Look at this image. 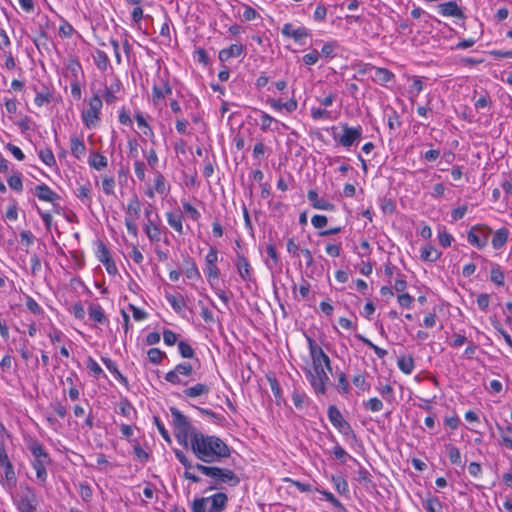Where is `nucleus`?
<instances>
[{
	"label": "nucleus",
	"instance_id": "1",
	"mask_svg": "<svg viewBox=\"0 0 512 512\" xmlns=\"http://www.w3.org/2000/svg\"><path fill=\"white\" fill-rule=\"evenodd\" d=\"M189 446L195 457L204 463L220 462L231 455L229 446L218 436L191 431Z\"/></svg>",
	"mask_w": 512,
	"mask_h": 512
},
{
	"label": "nucleus",
	"instance_id": "2",
	"mask_svg": "<svg viewBox=\"0 0 512 512\" xmlns=\"http://www.w3.org/2000/svg\"><path fill=\"white\" fill-rule=\"evenodd\" d=\"M312 367L305 369V375L316 394L324 395L330 382L328 372H332L331 361L323 349L312 339H308Z\"/></svg>",
	"mask_w": 512,
	"mask_h": 512
},
{
	"label": "nucleus",
	"instance_id": "3",
	"mask_svg": "<svg viewBox=\"0 0 512 512\" xmlns=\"http://www.w3.org/2000/svg\"><path fill=\"white\" fill-rule=\"evenodd\" d=\"M28 448L33 456L31 464L36 472V478L41 484H44L48 475L47 467L51 465L52 460L40 442L32 441Z\"/></svg>",
	"mask_w": 512,
	"mask_h": 512
},
{
	"label": "nucleus",
	"instance_id": "4",
	"mask_svg": "<svg viewBox=\"0 0 512 512\" xmlns=\"http://www.w3.org/2000/svg\"><path fill=\"white\" fill-rule=\"evenodd\" d=\"M194 468L201 472L203 475L214 480L215 484L226 483L230 486H236L240 483L239 477L232 470L227 468L206 466L201 463H197Z\"/></svg>",
	"mask_w": 512,
	"mask_h": 512
},
{
	"label": "nucleus",
	"instance_id": "5",
	"mask_svg": "<svg viewBox=\"0 0 512 512\" xmlns=\"http://www.w3.org/2000/svg\"><path fill=\"white\" fill-rule=\"evenodd\" d=\"M328 419L332 425L346 438L347 441L356 442L357 436L352 429L351 425L344 419L340 410L331 405L328 407Z\"/></svg>",
	"mask_w": 512,
	"mask_h": 512
},
{
	"label": "nucleus",
	"instance_id": "6",
	"mask_svg": "<svg viewBox=\"0 0 512 512\" xmlns=\"http://www.w3.org/2000/svg\"><path fill=\"white\" fill-rule=\"evenodd\" d=\"M141 213V202L137 196H133L126 207L125 211V225L133 237L138 236V227L136 221L139 219Z\"/></svg>",
	"mask_w": 512,
	"mask_h": 512
},
{
	"label": "nucleus",
	"instance_id": "7",
	"mask_svg": "<svg viewBox=\"0 0 512 512\" xmlns=\"http://www.w3.org/2000/svg\"><path fill=\"white\" fill-rule=\"evenodd\" d=\"M102 100L99 95L90 98L88 108L82 112V120L89 129L95 128L100 121V113L102 109Z\"/></svg>",
	"mask_w": 512,
	"mask_h": 512
},
{
	"label": "nucleus",
	"instance_id": "8",
	"mask_svg": "<svg viewBox=\"0 0 512 512\" xmlns=\"http://www.w3.org/2000/svg\"><path fill=\"white\" fill-rule=\"evenodd\" d=\"M172 424L175 428V435L180 443L189 439L191 425L188 418L182 414L177 408H170Z\"/></svg>",
	"mask_w": 512,
	"mask_h": 512
},
{
	"label": "nucleus",
	"instance_id": "9",
	"mask_svg": "<svg viewBox=\"0 0 512 512\" xmlns=\"http://www.w3.org/2000/svg\"><path fill=\"white\" fill-rule=\"evenodd\" d=\"M218 263V251L215 247L211 246L208 253L205 256V267L203 269L207 281L211 285L218 281L220 277V269L217 266Z\"/></svg>",
	"mask_w": 512,
	"mask_h": 512
},
{
	"label": "nucleus",
	"instance_id": "10",
	"mask_svg": "<svg viewBox=\"0 0 512 512\" xmlns=\"http://www.w3.org/2000/svg\"><path fill=\"white\" fill-rule=\"evenodd\" d=\"M492 230L487 225L477 224L470 228L467 233V241L472 246L482 249L487 243Z\"/></svg>",
	"mask_w": 512,
	"mask_h": 512
},
{
	"label": "nucleus",
	"instance_id": "11",
	"mask_svg": "<svg viewBox=\"0 0 512 512\" xmlns=\"http://www.w3.org/2000/svg\"><path fill=\"white\" fill-rule=\"evenodd\" d=\"M342 135L334 137V139L343 147L349 148L352 145L358 143L362 139V127L360 125L352 127L348 124H342Z\"/></svg>",
	"mask_w": 512,
	"mask_h": 512
},
{
	"label": "nucleus",
	"instance_id": "12",
	"mask_svg": "<svg viewBox=\"0 0 512 512\" xmlns=\"http://www.w3.org/2000/svg\"><path fill=\"white\" fill-rule=\"evenodd\" d=\"M37 497L33 489L24 487L16 499V506L20 512H35Z\"/></svg>",
	"mask_w": 512,
	"mask_h": 512
},
{
	"label": "nucleus",
	"instance_id": "13",
	"mask_svg": "<svg viewBox=\"0 0 512 512\" xmlns=\"http://www.w3.org/2000/svg\"><path fill=\"white\" fill-rule=\"evenodd\" d=\"M192 372L193 368L190 363H180L165 374V380L173 385H186L187 382L183 381L180 376H190Z\"/></svg>",
	"mask_w": 512,
	"mask_h": 512
},
{
	"label": "nucleus",
	"instance_id": "14",
	"mask_svg": "<svg viewBox=\"0 0 512 512\" xmlns=\"http://www.w3.org/2000/svg\"><path fill=\"white\" fill-rule=\"evenodd\" d=\"M234 265L237 269V272H238L240 278L243 281H245V282L252 281L253 269H252V266L250 265L248 259L244 255L238 253L234 260Z\"/></svg>",
	"mask_w": 512,
	"mask_h": 512
},
{
	"label": "nucleus",
	"instance_id": "15",
	"mask_svg": "<svg viewBox=\"0 0 512 512\" xmlns=\"http://www.w3.org/2000/svg\"><path fill=\"white\" fill-rule=\"evenodd\" d=\"M34 194L39 200L49 203H56L60 200V196L44 183L35 187Z\"/></svg>",
	"mask_w": 512,
	"mask_h": 512
},
{
	"label": "nucleus",
	"instance_id": "16",
	"mask_svg": "<svg viewBox=\"0 0 512 512\" xmlns=\"http://www.w3.org/2000/svg\"><path fill=\"white\" fill-rule=\"evenodd\" d=\"M307 198L311 206L315 209L334 211L335 205L324 198H319L318 193L315 190H309Z\"/></svg>",
	"mask_w": 512,
	"mask_h": 512
},
{
	"label": "nucleus",
	"instance_id": "17",
	"mask_svg": "<svg viewBox=\"0 0 512 512\" xmlns=\"http://www.w3.org/2000/svg\"><path fill=\"white\" fill-rule=\"evenodd\" d=\"M438 10L439 13L445 17L464 18L462 10L453 1L439 4Z\"/></svg>",
	"mask_w": 512,
	"mask_h": 512
},
{
	"label": "nucleus",
	"instance_id": "18",
	"mask_svg": "<svg viewBox=\"0 0 512 512\" xmlns=\"http://www.w3.org/2000/svg\"><path fill=\"white\" fill-rule=\"evenodd\" d=\"M244 52V46L242 44L236 43L230 45L228 48H224L219 51L218 58L221 62H226L230 58H237L241 56Z\"/></svg>",
	"mask_w": 512,
	"mask_h": 512
},
{
	"label": "nucleus",
	"instance_id": "19",
	"mask_svg": "<svg viewBox=\"0 0 512 512\" xmlns=\"http://www.w3.org/2000/svg\"><path fill=\"white\" fill-rule=\"evenodd\" d=\"M210 386L205 383H197L183 390V394L187 398H198L207 396L210 393Z\"/></svg>",
	"mask_w": 512,
	"mask_h": 512
},
{
	"label": "nucleus",
	"instance_id": "20",
	"mask_svg": "<svg viewBox=\"0 0 512 512\" xmlns=\"http://www.w3.org/2000/svg\"><path fill=\"white\" fill-rule=\"evenodd\" d=\"M282 34L286 37H291L295 41H300L302 38L308 36V30L305 27L294 28L291 23L284 24Z\"/></svg>",
	"mask_w": 512,
	"mask_h": 512
},
{
	"label": "nucleus",
	"instance_id": "21",
	"mask_svg": "<svg viewBox=\"0 0 512 512\" xmlns=\"http://www.w3.org/2000/svg\"><path fill=\"white\" fill-rule=\"evenodd\" d=\"M0 467L3 468L4 474L3 476V484L7 485L8 487H13L16 485L17 478L16 474L13 468V465L9 460H7L5 463L0 464Z\"/></svg>",
	"mask_w": 512,
	"mask_h": 512
},
{
	"label": "nucleus",
	"instance_id": "22",
	"mask_svg": "<svg viewBox=\"0 0 512 512\" xmlns=\"http://www.w3.org/2000/svg\"><path fill=\"white\" fill-rule=\"evenodd\" d=\"M207 501L211 503L209 512H220L226 507L228 497L225 493L220 492L207 498Z\"/></svg>",
	"mask_w": 512,
	"mask_h": 512
},
{
	"label": "nucleus",
	"instance_id": "23",
	"mask_svg": "<svg viewBox=\"0 0 512 512\" xmlns=\"http://www.w3.org/2000/svg\"><path fill=\"white\" fill-rule=\"evenodd\" d=\"M172 93V88L167 81H163L162 87L158 85H154L152 88V100L155 105H157L161 100L165 98L166 95H170Z\"/></svg>",
	"mask_w": 512,
	"mask_h": 512
},
{
	"label": "nucleus",
	"instance_id": "24",
	"mask_svg": "<svg viewBox=\"0 0 512 512\" xmlns=\"http://www.w3.org/2000/svg\"><path fill=\"white\" fill-rule=\"evenodd\" d=\"M372 80L380 85H385L394 78V74L386 68H373Z\"/></svg>",
	"mask_w": 512,
	"mask_h": 512
},
{
	"label": "nucleus",
	"instance_id": "25",
	"mask_svg": "<svg viewBox=\"0 0 512 512\" xmlns=\"http://www.w3.org/2000/svg\"><path fill=\"white\" fill-rule=\"evenodd\" d=\"M509 230L505 227L496 230L492 237V246L494 249H501L507 243Z\"/></svg>",
	"mask_w": 512,
	"mask_h": 512
},
{
	"label": "nucleus",
	"instance_id": "26",
	"mask_svg": "<svg viewBox=\"0 0 512 512\" xmlns=\"http://www.w3.org/2000/svg\"><path fill=\"white\" fill-rule=\"evenodd\" d=\"M70 150L75 158L80 159L86 152V146L82 139L74 136L70 139Z\"/></svg>",
	"mask_w": 512,
	"mask_h": 512
},
{
	"label": "nucleus",
	"instance_id": "27",
	"mask_svg": "<svg viewBox=\"0 0 512 512\" xmlns=\"http://www.w3.org/2000/svg\"><path fill=\"white\" fill-rule=\"evenodd\" d=\"M259 114H260V120H261L260 127H261L262 131L265 132L268 130H272L273 124H275V125L280 124L282 127L287 128V126L284 123H280L278 120H276L274 117H272L268 113H266L264 111H259Z\"/></svg>",
	"mask_w": 512,
	"mask_h": 512
},
{
	"label": "nucleus",
	"instance_id": "28",
	"mask_svg": "<svg viewBox=\"0 0 512 512\" xmlns=\"http://www.w3.org/2000/svg\"><path fill=\"white\" fill-rule=\"evenodd\" d=\"M88 314L89 318L96 323H104L107 321L103 308L99 304H91L88 308Z\"/></svg>",
	"mask_w": 512,
	"mask_h": 512
},
{
	"label": "nucleus",
	"instance_id": "29",
	"mask_svg": "<svg viewBox=\"0 0 512 512\" xmlns=\"http://www.w3.org/2000/svg\"><path fill=\"white\" fill-rule=\"evenodd\" d=\"M135 120L142 133L145 136L149 137L151 140H153L155 138L154 131L151 128V126L147 123L146 119L144 118L141 112L135 114Z\"/></svg>",
	"mask_w": 512,
	"mask_h": 512
},
{
	"label": "nucleus",
	"instance_id": "30",
	"mask_svg": "<svg viewBox=\"0 0 512 512\" xmlns=\"http://www.w3.org/2000/svg\"><path fill=\"white\" fill-rule=\"evenodd\" d=\"M420 256L424 261L435 262L440 258L441 252L432 245H426L422 247Z\"/></svg>",
	"mask_w": 512,
	"mask_h": 512
},
{
	"label": "nucleus",
	"instance_id": "31",
	"mask_svg": "<svg viewBox=\"0 0 512 512\" xmlns=\"http://www.w3.org/2000/svg\"><path fill=\"white\" fill-rule=\"evenodd\" d=\"M166 218H167L168 224L177 233L182 235L183 234V223H182L183 217H182V215L181 214H176V213H173V212H167L166 213Z\"/></svg>",
	"mask_w": 512,
	"mask_h": 512
},
{
	"label": "nucleus",
	"instance_id": "32",
	"mask_svg": "<svg viewBox=\"0 0 512 512\" xmlns=\"http://www.w3.org/2000/svg\"><path fill=\"white\" fill-rule=\"evenodd\" d=\"M88 162L92 168L98 171L104 169L108 164L107 158L104 155L97 152H94L90 155Z\"/></svg>",
	"mask_w": 512,
	"mask_h": 512
},
{
	"label": "nucleus",
	"instance_id": "33",
	"mask_svg": "<svg viewBox=\"0 0 512 512\" xmlns=\"http://www.w3.org/2000/svg\"><path fill=\"white\" fill-rule=\"evenodd\" d=\"M75 195L81 200L86 206L91 204V186L90 184L81 185L75 191Z\"/></svg>",
	"mask_w": 512,
	"mask_h": 512
},
{
	"label": "nucleus",
	"instance_id": "34",
	"mask_svg": "<svg viewBox=\"0 0 512 512\" xmlns=\"http://www.w3.org/2000/svg\"><path fill=\"white\" fill-rule=\"evenodd\" d=\"M497 428L500 433L501 444L512 451V438L510 436L512 433V424L506 427L498 426Z\"/></svg>",
	"mask_w": 512,
	"mask_h": 512
},
{
	"label": "nucleus",
	"instance_id": "35",
	"mask_svg": "<svg viewBox=\"0 0 512 512\" xmlns=\"http://www.w3.org/2000/svg\"><path fill=\"white\" fill-rule=\"evenodd\" d=\"M94 63L97 68L101 71H106L110 65L109 58L107 54L102 50H97L95 55L93 56Z\"/></svg>",
	"mask_w": 512,
	"mask_h": 512
},
{
	"label": "nucleus",
	"instance_id": "36",
	"mask_svg": "<svg viewBox=\"0 0 512 512\" xmlns=\"http://www.w3.org/2000/svg\"><path fill=\"white\" fill-rule=\"evenodd\" d=\"M422 505L427 512H442V503L436 497H428L423 500Z\"/></svg>",
	"mask_w": 512,
	"mask_h": 512
},
{
	"label": "nucleus",
	"instance_id": "37",
	"mask_svg": "<svg viewBox=\"0 0 512 512\" xmlns=\"http://www.w3.org/2000/svg\"><path fill=\"white\" fill-rule=\"evenodd\" d=\"M399 369L405 374H411L414 370V360L412 356H402L397 361Z\"/></svg>",
	"mask_w": 512,
	"mask_h": 512
},
{
	"label": "nucleus",
	"instance_id": "38",
	"mask_svg": "<svg viewBox=\"0 0 512 512\" xmlns=\"http://www.w3.org/2000/svg\"><path fill=\"white\" fill-rule=\"evenodd\" d=\"M445 448L450 462L454 465H460L462 463V456L460 450L452 444H446Z\"/></svg>",
	"mask_w": 512,
	"mask_h": 512
},
{
	"label": "nucleus",
	"instance_id": "39",
	"mask_svg": "<svg viewBox=\"0 0 512 512\" xmlns=\"http://www.w3.org/2000/svg\"><path fill=\"white\" fill-rule=\"evenodd\" d=\"M38 156L41 161L49 167L56 165L55 156L50 148H43L38 151Z\"/></svg>",
	"mask_w": 512,
	"mask_h": 512
},
{
	"label": "nucleus",
	"instance_id": "40",
	"mask_svg": "<svg viewBox=\"0 0 512 512\" xmlns=\"http://www.w3.org/2000/svg\"><path fill=\"white\" fill-rule=\"evenodd\" d=\"M490 278L493 283L498 286L504 285V273L498 264H492Z\"/></svg>",
	"mask_w": 512,
	"mask_h": 512
},
{
	"label": "nucleus",
	"instance_id": "41",
	"mask_svg": "<svg viewBox=\"0 0 512 512\" xmlns=\"http://www.w3.org/2000/svg\"><path fill=\"white\" fill-rule=\"evenodd\" d=\"M102 362L117 379H119L122 383H127L126 378L118 370V367L113 360H111L110 358H102Z\"/></svg>",
	"mask_w": 512,
	"mask_h": 512
},
{
	"label": "nucleus",
	"instance_id": "42",
	"mask_svg": "<svg viewBox=\"0 0 512 512\" xmlns=\"http://www.w3.org/2000/svg\"><path fill=\"white\" fill-rule=\"evenodd\" d=\"M186 262L189 264V266L184 270L186 277L188 279L199 280L201 278V274L196 263L189 257Z\"/></svg>",
	"mask_w": 512,
	"mask_h": 512
},
{
	"label": "nucleus",
	"instance_id": "43",
	"mask_svg": "<svg viewBox=\"0 0 512 512\" xmlns=\"http://www.w3.org/2000/svg\"><path fill=\"white\" fill-rule=\"evenodd\" d=\"M120 90V83L116 82L105 88L104 99L106 103L112 104L117 100L115 94Z\"/></svg>",
	"mask_w": 512,
	"mask_h": 512
},
{
	"label": "nucleus",
	"instance_id": "44",
	"mask_svg": "<svg viewBox=\"0 0 512 512\" xmlns=\"http://www.w3.org/2000/svg\"><path fill=\"white\" fill-rule=\"evenodd\" d=\"M166 299L176 312H180L185 307V300L181 295H166Z\"/></svg>",
	"mask_w": 512,
	"mask_h": 512
},
{
	"label": "nucleus",
	"instance_id": "45",
	"mask_svg": "<svg viewBox=\"0 0 512 512\" xmlns=\"http://www.w3.org/2000/svg\"><path fill=\"white\" fill-rule=\"evenodd\" d=\"M154 189L160 195H166L168 189L166 187L165 178L160 172H156L154 179Z\"/></svg>",
	"mask_w": 512,
	"mask_h": 512
},
{
	"label": "nucleus",
	"instance_id": "46",
	"mask_svg": "<svg viewBox=\"0 0 512 512\" xmlns=\"http://www.w3.org/2000/svg\"><path fill=\"white\" fill-rule=\"evenodd\" d=\"M76 379V374L75 373H71L70 376H68L65 380V382L69 385V397L71 400H77L79 398V390L77 389L75 383H74V380Z\"/></svg>",
	"mask_w": 512,
	"mask_h": 512
},
{
	"label": "nucleus",
	"instance_id": "47",
	"mask_svg": "<svg viewBox=\"0 0 512 512\" xmlns=\"http://www.w3.org/2000/svg\"><path fill=\"white\" fill-rule=\"evenodd\" d=\"M96 256L101 263L108 262V260L112 259L110 256L109 249L101 241L97 243Z\"/></svg>",
	"mask_w": 512,
	"mask_h": 512
},
{
	"label": "nucleus",
	"instance_id": "48",
	"mask_svg": "<svg viewBox=\"0 0 512 512\" xmlns=\"http://www.w3.org/2000/svg\"><path fill=\"white\" fill-rule=\"evenodd\" d=\"M363 407L371 412H379L383 409V402L380 399L373 397L364 401Z\"/></svg>",
	"mask_w": 512,
	"mask_h": 512
},
{
	"label": "nucleus",
	"instance_id": "49",
	"mask_svg": "<svg viewBox=\"0 0 512 512\" xmlns=\"http://www.w3.org/2000/svg\"><path fill=\"white\" fill-rule=\"evenodd\" d=\"M148 358L153 364H160L162 360L166 357L165 352L161 351L158 348H151L147 352Z\"/></svg>",
	"mask_w": 512,
	"mask_h": 512
},
{
	"label": "nucleus",
	"instance_id": "50",
	"mask_svg": "<svg viewBox=\"0 0 512 512\" xmlns=\"http://www.w3.org/2000/svg\"><path fill=\"white\" fill-rule=\"evenodd\" d=\"M145 233L148 239L153 243H157L161 240L162 229L160 228L159 225L151 228L148 227L147 229H145Z\"/></svg>",
	"mask_w": 512,
	"mask_h": 512
},
{
	"label": "nucleus",
	"instance_id": "51",
	"mask_svg": "<svg viewBox=\"0 0 512 512\" xmlns=\"http://www.w3.org/2000/svg\"><path fill=\"white\" fill-rule=\"evenodd\" d=\"M352 382L361 392L369 391L370 389V384L367 383L365 376L362 374L355 375Z\"/></svg>",
	"mask_w": 512,
	"mask_h": 512
},
{
	"label": "nucleus",
	"instance_id": "52",
	"mask_svg": "<svg viewBox=\"0 0 512 512\" xmlns=\"http://www.w3.org/2000/svg\"><path fill=\"white\" fill-rule=\"evenodd\" d=\"M115 180L113 177L104 176L102 177V189L106 195L114 194Z\"/></svg>",
	"mask_w": 512,
	"mask_h": 512
},
{
	"label": "nucleus",
	"instance_id": "53",
	"mask_svg": "<svg viewBox=\"0 0 512 512\" xmlns=\"http://www.w3.org/2000/svg\"><path fill=\"white\" fill-rule=\"evenodd\" d=\"M8 185L12 190H15L17 192H21L23 190V183L22 179L19 174H15L10 176L7 179Z\"/></svg>",
	"mask_w": 512,
	"mask_h": 512
},
{
	"label": "nucleus",
	"instance_id": "54",
	"mask_svg": "<svg viewBox=\"0 0 512 512\" xmlns=\"http://www.w3.org/2000/svg\"><path fill=\"white\" fill-rule=\"evenodd\" d=\"M178 350L183 358L194 357L195 352H194L193 348L185 341H180L178 343Z\"/></svg>",
	"mask_w": 512,
	"mask_h": 512
},
{
	"label": "nucleus",
	"instance_id": "55",
	"mask_svg": "<svg viewBox=\"0 0 512 512\" xmlns=\"http://www.w3.org/2000/svg\"><path fill=\"white\" fill-rule=\"evenodd\" d=\"M51 99H52V94L48 90H45L42 92H38L36 94L34 102L37 106L41 107L44 104L49 103L51 101Z\"/></svg>",
	"mask_w": 512,
	"mask_h": 512
},
{
	"label": "nucleus",
	"instance_id": "56",
	"mask_svg": "<svg viewBox=\"0 0 512 512\" xmlns=\"http://www.w3.org/2000/svg\"><path fill=\"white\" fill-rule=\"evenodd\" d=\"M438 239H439V243L441 244V246H443L444 248H447L451 245V243L453 241V236L450 233H448L445 230V228H443L438 231Z\"/></svg>",
	"mask_w": 512,
	"mask_h": 512
},
{
	"label": "nucleus",
	"instance_id": "57",
	"mask_svg": "<svg viewBox=\"0 0 512 512\" xmlns=\"http://www.w3.org/2000/svg\"><path fill=\"white\" fill-rule=\"evenodd\" d=\"M183 210L189 215V217L194 220L198 221L201 217L200 212L192 206L189 202H182Z\"/></svg>",
	"mask_w": 512,
	"mask_h": 512
},
{
	"label": "nucleus",
	"instance_id": "58",
	"mask_svg": "<svg viewBox=\"0 0 512 512\" xmlns=\"http://www.w3.org/2000/svg\"><path fill=\"white\" fill-rule=\"evenodd\" d=\"M337 47L338 45L335 41L327 42L322 46L320 55L326 58L333 57Z\"/></svg>",
	"mask_w": 512,
	"mask_h": 512
},
{
	"label": "nucleus",
	"instance_id": "59",
	"mask_svg": "<svg viewBox=\"0 0 512 512\" xmlns=\"http://www.w3.org/2000/svg\"><path fill=\"white\" fill-rule=\"evenodd\" d=\"M144 156L147 160L148 165L151 167V169L154 170L159 162L156 151L153 148L148 151H144Z\"/></svg>",
	"mask_w": 512,
	"mask_h": 512
},
{
	"label": "nucleus",
	"instance_id": "60",
	"mask_svg": "<svg viewBox=\"0 0 512 512\" xmlns=\"http://www.w3.org/2000/svg\"><path fill=\"white\" fill-rule=\"evenodd\" d=\"M491 104V98L490 96L485 93L481 95L476 102L474 103L475 109L480 110L489 107Z\"/></svg>",
	"mask_w": 512,
	"mask_h": 512
},
{
	"label": "nucleus",
	"instance_id": "61",
	"mask_svg": "<svg viewBox=\"0 0 512 512\" xmlns=\"http://www.w3.org/2000/svg\"><path fill=\"white\" fill-rule=\"evenodd\" d=\"M26 307L33 314L39 315L43 313L41 306L32 297H27Z\"/></svg>",
	"mask_w": 512,
	"mask_h": 512
},
{
	"label": "nucleus",
	"instance_id": "62",
	"mask_svg": "<svg viewBox=\"0 0 512 512\" xmlns=\"http://www.w3.org/2000/svg\"><path fill=\"white\" fill-rule=\"evenodd\" d=\"M79 494L83 501L89 502L92 498V490L89 485L80 483L79 484Z\"/></svg>",
	"mask_w": 512,
	"mask_h": 512
},
{
	"label": "nucleus",
	"instance_id": "63",
	"mask_svg": "<svg viewBox=\"0 0 512 512\" xmlns=\"http://www.w3.org/2000/svg\"><path fill=\"white\" fill-rule=\"evenodd\" d=\"M134 172H135L136 177L140 181H144L145 180V177H146V174H145V164L142 161L136 160L134 162Z\"/></svg>",
	"mask_w": 512,
	"mask_h": 512
},
{
	"label": "nucleus",
	"instance_id": "64",
	"mask_svg": "<svg viewBox=\"0 0 512 512\" xmlns=\"http://www.w3.org/2000/svg\"><path fill=\"white\" fill-rule=\"evenodd\" d=\"M320 53L317 50H313L307 54H305L302 58L303 62L306 65H314L319 60Z\"/></svg>",
	"mask_w": 512,
	"mask_h": 512
}]
</instances>
